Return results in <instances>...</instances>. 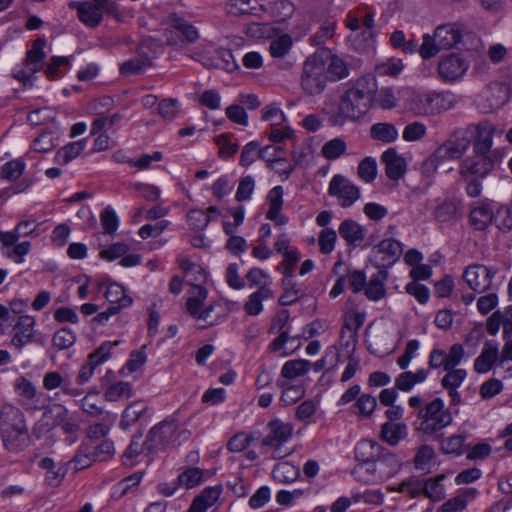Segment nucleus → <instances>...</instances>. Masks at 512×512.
I'll return each mask as SVG.
<instances>
[{"instance_id":"20","label":"nucleus","mask_w":512,"mask_h":512,"mask_svg":"<svg viewBox=\"0 0 512 512\" xmlns=\"http://www.w3.org/2000/svg\"><path fill=\"white\" fill-rule=\"evenodd\" d=\"M322 57L325 71L330 82H337L349 76V68L346 62L328 49L317 50Z\"/></svg>"},{"instance_id":"12","label":"nucleus","mask_w":512,"mask_h":512,"mask_svg":"<svg viewBox=\"0 0 512 512\" xmlns=\"http://www.w3.org/2000/svg\"><path fill=\"white\" fill-rule=\"evenodd\" d=\"M203 283L197 282L192 284L188 294L186 302V308L189 314L198 320H203L208 326L214 325L215 321L211 319V312L213 311V305L210 304L204 307V302L207 299V290L202 286Z\"/></svg>"},{"instance_id":"6","label":"nucleus","mask_w":512,"mask_h":512,"mask_svg":"<svg viewBox=\"0 0 512 512\" xmlns=\"http://www.w3.org/2000/svg\"><path fill=\"white\" fill-rule=\"evenodd\" d=\"M179 437L178 422L175 420H165L149 431L143 446L148 452H156L176 446Z\"/></svg>"},{"instance_id":"47","label":"nucleus","mask_w":512,"mask_h":512,"mask_svg":"<svg viewBox=\"0 0 512 512\" xmlns=\"http://www.w3.org/2000/svg\"><path fill=\"white\" fill-rule=\"evenodd\" d=\"M86 147V140H79L75 142H71L61 149H59L55 155V161L58 164L66 165L73 159H75L77 156L80 155V153L85 149Z\"/></svg>"},{"instance_id":"55","label":"nucleus","mask_w":512,"mask_h":512,"mask_svg":"<svg viewBox=\"0 0 512 512\" xmlns=\"http://www.w3.org/2000/svg\"><path fill=\"white\" fill-rule=\"evenodd\" d=\"M346 143L341 138L327 141L321 148L322 155L328 160H336L346 153Z\"/></svg>"},{"instance_id":"11","label":"nucleus","mask_w":512,"mask_h":512,"mask_svg":"<svg viewBox=\"0 0 512 512\" xmlns=\"http://www.w3.org/2000/svg\"><path fill=\"white\" fill-rule=\"evenodd\" d=\"M463 130H469V138H471L473 152L494 155L492 148L496 126L492 122L483 120L478 123L470 124L463 128Z\"/></svg>"},{"instance_id":"36","label":"nucleus","mask_w":512,"mask_h":512,"mask_svg":"<svg viewBox=\"0 0 512 512\" xmlns=\"http://www.w3.org/2000/svg\"><path fill=\"white\" fill-rule=\"evenodd\" d=\"M221 489L218 487H207L200 495L195 497L187 512H206L219 499Z\"/></svg>"},{"instance_id":"63","label":"nucleus","mask_w":512,"mask_h":512,"mask_svg":"<svg viewBox=\"0 0 512 512\" xmlns=\"http://www.w3.org/2000/svg\"><path fill=\"white\" fill-rule=\"evenodd\" d=\"M123 116L120 113H114L112 115H99L96 117L91 125V134L96 135L100 133L104 128H111L117 125Z\"/></svg>"},{"instance_id":"53","label":"nucleus","mask_w":512,"mask_h":512,"mask_svg":"<svg viewBox=\"0 0 512 512\" xmlns=\"http://www.w3.org/2000/svg\"><path fill=\"white\" fill-rule=\"evenodd\" d=\"M284 292L279 298V304L289 306L297 302L303 295V291L292 279L283 278Z\"/></svg>"},{"instance_id":"31","label":"nucleus","mask_w":512,"mask_h":512,"mask_svg":"<svg viewBox=\"0 0 512 512\" xmlns=\"http://www.w3.org/2000/svg\"><path fill=\"white\" fill-rule=\"evenodd\" d=\"M494 218L491 206L487 203H476L471 208L469 222L473 229L484 231L487 229Z\"/></svg>"},{"instance_id":"52","label":"nucleus","mask_w":512,"mask_h":512,"mask_svg":"<svg viewBox=\"0 0 512 512\" xmlns=\"http://www.w3.org/2000/svg\"><path fill=\"white\" fill-rule=\"evenodd\" d=\"M131 395V385L125 381H118L109 385L104 392V397L109 402H116L124 398H130Z\"/></svg>"},{"instance_id":"13","label":"nucleus","mask_w":512,"mask_h":512,"mask_svg":"<svg viewBox=\"0 0 512 512\" xmlns=\"http://www.w3.org/2000/svg\"><path fill=\"white\" fill-rule=\"evenodd\" d=\"M45 45L46 40L43 38H37L32 42L31 48L26 53L24 67L14 73L16 79L27 81L34 73L43 69L46 57L43 50Z\"/></svg>"},{"instance_id":"61","label":"nucleus","mask_w":512,"mask_h":512,"mask_svg":"<svg viewBox=\"0 0 512 512\" xmlns=\"http://www.w3.org/2000/svg\"><path fill=\"white\" fill-rule=\"evenodd\" d=\"M337 241V232L332 228L322 229L318 235V246L319 251L324 254H330Z\"/></svg>"},{"instance_id":"39","label":"nucleus","mask_w":512,"mask_h":512,"mask_svg":"<svg viewBox=\"0 0 512 512\" xmlns=\"http://www.w3.org/2000/svg\"><path fill=\"white\" fill-rule=\"evenodd\" d=\"M273 297L274 293L271 288H258L248 297L244 304V310L250 316H257L263 311L262 302Z\"/></svg>"},{"instance_id":"7","label":"nucleus","mask_w":512,"mask_h":512,"mask_svg":"<svg viewBox=\"0 0 512 512\" xmlns=\"http://www.w3.org/2000/svg\"><path fill=\"white\" fill-rule=\"evenodd\" d=\"M269 430L268 434L261 440V445L267 448H272V457L283 458L290 454L289 451H283V445L288 442L293 434V426L289 423H284L279 419H273L267 424Z\"/></svg>"},{"instance_id":"34","label":"nucleus","mask_w":512,"mask_h":512,"mask_svg":"<svg viewBox=\"0 0 512 512\" xmlns=\"http://www.w3.org/2000/svg\"><path fill=\"white\" fill-rule=\"evenodd\" d=\"M429 371L421 368L416 372L404 371L395 378V388L402 392H409L417 384H421L427 380Z\"/></svg>"},{"instance_id":"45","label":"nucleus","mask_w":512,"mask_h":512,"mask_svg":"<svg viewBox=\"0 0 512 512\" xmlns=\"http://www.w3.org/2000/svg\"><path fill=\"white\" fill-rule=\"evenodd\" d=\"M370 136L383 143H392L398 138V130L392 123L379 122L371 126Z\"/></svg>"},{"instance_id":"14","label":"nucleus","mask_w":512,"mask_h":512,"mask_svg":"<svg viewBox=\"0 0 512 512\" xmlns=\"http://www.w3.org/2000/svg\"><path fill=\"white\" fill-rule=\"evenodd\" d=\"M497 272V268L494 267L472 264L465 268L462 277L471 290L483 293L491 288L492 280Z\"/></svg>"},{"instance_id":"40","label":"nucleus","mask_w":512,"mask_h":512,"mask_svg":"<svg viewBox=\"0 0 512 512\" xmlns=\"http://www.w3.org/2000/svg\"><path fill=\"white\" fill-rule=\"evenodd\" d=\"M374 249L376 253L383 255L381 258L383 265L394 263L403 252L402 244L392 238L382 240Z\"/></svg>"},{"instance_id":"62","label":"nucleus","mask_w":512,"mask_h":512,"mask_svg":"<svg viewBox=\"0 0 512 512\" xmlns=\"http://www.w3.org/2000/svg\"><path fill=\"white\" fill-rule=\"evenodd\" d=\"M457 212L456 204L449 199L439 203L433 211L435 220L445 223L452 220Z\"/></svg>"},{"instance_id":"24","label":"nucleus","mask_w":512,"mask_h":512,"mask_svg":"<svg viewBox=\"0 0 512 512\" xmlns=\"http://www.w3.org/2000/svg\"><path fill=\"white\" fill-rule=\"evenodd\" d=\"M4 447L10 452H21L30 443V436L27 427L0 430Z\"/></svg>"},{"instance_id":"1","label":"nucleus","mask_w":512,"mask_h":512,"mask_svg":"<svg viewBox=\"0 0 512 512\" xmlns=\"http://www.w3.org/2000/svg\"><path fill=\"white\" fill-rule=\"evenodd\" d=\"M376 92V81L371 76L358 78L341 96L337 112L330 116L333 125L364 116L371 107Z\"/></svg>"},{"instance_id":"59","label":"nucleus","mask_w":512,"mask_h":512,"mask_svg":"<svg viewBox=\"0 0 512 512\" xmlns=\"http://www.w3.org/2000/svg\"><path fill=\"white\" fill-rule=\"evenodd\" d=\"M118 344L119 341H104L93 353L88 356L87 361L97 368L99 365L110 358L112 348Z\"/></svg>"},{"instance_id":"50","label":"nucleus","mask_w":512,"mask_h":512,"mask_svg":"<svg viewBox=\"0 0 512 512\" xmlns=\"http://www.w3.org/2000/svg\"><path fill=\"white\" fill-rule=\"evenodd\" d=\"M444 475H438L436 478L423 480V495L434 502L440 501L445 496V489L441 483Z\"/></svg>"},{"instance_id":"27","label":"nucleus","mask_w":512,"mask_h":512,"mask_svg":"<svg viewBox=\"0 0 512 512\" xmlns=\"http://www.w3.org/2000/svg\"><path fill=\"white\" fill-rule=\"evenodd\" d=\"M283 195L284 189L280 185L273 187L267 195L269 209L266 213V218L274 221L277 225H284L287 222V218L281 215L284 203Z\"/></svg>"},{"instance_id":"4","label":"nucleus","mask_w":512,"mask_h":512,"mask_svg":"<svg viewBox=\"0 0 512 512\" xmlns=\"http://www.w3.org/2000/svg\"><path fill=\"white\" fill-rule=\"evenodd\" d=\"M330 82L322 57L317 51L310 55L303 63L300 84L301 88L309 96L321 94Z\"/></svg>"},{"instance_id":"25","label":"nucleus","mask_w":512,"mask_h":512,"mask_svg":"<svg viewBox=\"0 0 512 512\" xmlns=\"http://www.w3.org/2000/svg\"><path fill=\"white\" fill-rule=\"evenodd\" d=\"M445 371L446 374L441 379V386L447 390L448 395L451 398V405H458L461 403L462 399L457 389L466 379L467 371L461 368H454Z\"/></svg>"},{"instance_id":"8","label":"nucleus","mask_w":512,"mask_h":512,"mask_svg":"<svg viewBox=\"0 0 512 512\" xmlns=\"http://www.w3.org/2000/svg\"><path fill=\"white\" fill-rule=\"evenodd\" d=\"M471 147V138H469V130L463 128L456 129L435 151L437 157L445 161H453L463 159L468 149Z\"/></svg>"},{"instance_id":"19","label":"nucleus","mask_w":512,"mask_h":512,"mask_svg":"<svg viewBox=\"0 0 512 512\" xmlns=\"http://www.w3.org/2000/svg\"><path fill=\"white\" fill-rule=\"evenodd\" d=\"M35 319L30 315H19L14 323L11 344L18 350L34 340Z\"/></svg>"},{"instance_id":"21","label":"nucleus","mask_w":512,"mask_h":512,"mask_svg":"<svg viewBox=\"0 0 512 512\" xmlns=\"http://www.w3.org/2000/svg\"><path fill=\"white\" fill-rule=\"evenodd\" d=\"M338 233L348 247L355 249L363 246L367 230L356 220L345 219L339 224Z\"/></svg>"},{"instance_id":"38","label":"nucleus","mask_w":512,"mask_h":512,"mask_svg":"<svg viewBox=\"0 0 512 512\" xmlns=\"http://www.w3.org/2000/svg\"><path fill=\"white\" fill-rule=\"evenodd\" d=\"M311 369V362L305 359H294L284 363L281 368V380L286 382L304 376Z\"/></svg>"},{"instance_id":"64","label":"nucleus","mask_w":512,"mask_h":512,"mask_svg":"<svg viewBox=\"0 0 512 512\" xmlns=\"http://www.w3.org/2000/svg\"><path fill=\"white\" fill-rule=\"evenodd\" d=\"M427 134V127L422 122H412L407 124L402 132V138L406 142H415L422 140Z\"/></svg>"},{"instance_id":"56","label":"nucleus","mask_w":512,"mask_h":512,"mask_svg":"<svg viewBox=\"0 0 512 512\" xmlns=\"http://www.w3.org/2000/svg\"><path fill=\"white\" fill-rule=\"evenodd\" d=\"M102 402L98 392H88L80 401L82 410L91 416H99L103 412Z\"/></svg>"},{"instance_id":"51","label":"nucleus","mask_w":512,"mask_h":512,"mask_svg":"<svg viewBox=\"0 0 512 512\" xmlns=\"http://www.w3.org/2000/svg\"><path fill=\"white\" fill-rule=\"evenodd\" d=\"M204 471L198 467H187L177 477L178 484L187 489L194 488L201 484Z\"/></svg>"},{"instance_id":"37","label":"nucleus","mask_w":512,"mask_h":512,"mask_svg":"<svg viewBox=\"0 0 512 512\" xmlns=\"http://www.w3.org/2000/svg\"><path fill=\"white\" fill-rule=\"evenodd\" d=\"M105 298L111 307H117L120 312L132 305V298L126 293L124 287L118 283L110 284L105 292Z\"/></svg>"},{"instance_id":"23","label":"nucleus","mask_w":512,"mask_h":512,"mask_svg":"<svg viewBox=\"0 0 512 512\" xmlns=\"http://www.w3.org/2000/svg\"><path fill=\"white\" fill-rule=\"evenodd\" d=\"M406 108L416 116H434L432 92H409Z\"/></svg>"},{"instance_id":"35","label":"nucleus","mask_w":512,"mask_h":512,"mask_svg":"<svg viewBox=\"0 0 512 512\" xmlns=\"http://www.w3.org/2000/svg\"><path fill=\"white\" fill-rule=\"evenodd\" d=\"M388 279V272L379 270L373 274L365 286L364 293L371 301H379L386 296L385 282Z\"/></svg>"},{"instance_id":"60","label":"nucleus","mask_w":512,"mask_h":512,"mask_svg":"<svg viewBox=\"0 0 512 512\" xmlns=\"http://www.w3.org/2000/svg\"><path fill=\"white\" fill-rule=\"evenodd\" d=\"M76 341L75 333L67 327L57 330L52 338L53 346L58 350H64L72 347Z\"/></svg>"},{"instance_id":"30","label":"nucleus","mask_w":512,"mask_h":512,"mask_svg":"<svg viewBox=\"0 0 512 512\" xmlns=\"http://www.w3.org/2000/svg\"><path fill=\"white\" fill-rule=\"evenodd\" d=\"M20 427H27L22 410L12 404H4L0 410V430Z\"/></svg>"},{"instance_id":"15","label":"nucleus","mask_w":512,"mask_h":512,"mask_svg":"<svg viewBox=\"0 0 512 512\" xmlns=\"http://www.w3.org/2000/svg\"><path fill=\"white\" fill-rule=\"evenodd\" d=\"M366 320L364 311L351 310L345 314L344 323L341 329V346L346 349L348 354L355 350L358 340V330L363 326Z\"/></svg>"},{"instance_id":"49","label":"nucleus","mask_w":512,"mask_h":512,"mask_svg":"<svg viewBox=\"0 0 512 512\" xmlns=\"http://www.w3.org/2000/svg\"><path fill=\"white\" fill-rule=\"evenodd\" d=\"M67 417L68 410L66 407L56 403L45 409L41 421H45L46 426L56 427L60 426Z\"/></svg>"},{"instance_id":"18","label":"nucleus","mask_w":512,"mask_h":512,"mask_svg":"<svg viewBox=\"0 0 512 512\" xmlns=\"http://www.w3.org/2000/svg\"><path fill=\"white\" fill-rule=\"evenodd\" d=\"M43 388L47 391H53L60 388V392L55 393V399H59L60 394L70 397H78L83 394L81 387L73 386L68 377H64L58 371L46 372L42 381Z\"/></svg>"},{"instance_id":"46","label":"nucleus","mask_w":512,"mask_h":512,"mask_svg":"<svg viewBox=\"0 0 512 512\" xmlns=\"http://www.w3.org/2000/svg\"><path fill=\"white\" fill-rule=\"evenodd\" d=\"M151 65L152 62L148 56L137 55L123 62L120 66V72L125 76L137 75L143 73Z\"/></svg>"},{"instance_id":"2","label":"nucleus","mask_w":512,"mask_h":512,"mask_svg":"<svg viewBox=\"0 0 512 512\" xmlns=\"http://www.w3.org/2000/svg\"><path fill=\"white\" fill-rule=\"evenodd\" d=\"M408 405L417 409L416 430L424 435H435L453 422L452 413L440 397L424 403L420 395H415L408 399Z\"/></svg>"},{"instance_id":"9","label":"nucleus","mask_w":512,"mask_h":512,"mask_svg":"<svg viewBox=\"0 0 512 512\" xmlns=\"http://www.w3.org/2000/svg\"><path fill=\"white\" fill-rule=\"evenodd\" d=\"M495 167L494 155L482 152H473L459 162L458 174L460 178H486Z\"/></svg>"},{"instance_id":"48","label":"nucleus","mask_w":512,"mask_h":512,"mask_svg":"<svg viewBox=\"0 0 512 512\" xmlns=\"http://www.w3.org/2000/svg\"><path fill=\"white\" fill-rule=\"evenodd\" d=\"M292 46V37L288 34H282L270 40L269 53L273 58L282 59L289 54Z\"/></svg>"},{"instance_id":"28","label":"nucleus","mask_w":512,"mask_h":512,"mask_svg":"<svg viewBox=\"0 0 512 512\" xmlns=\"http://www.w3.org/2000/svg\"><path fill=\"white\" fill-rule=\"evenodd\" d=\"M434 34L440 48L450 49L460 42L462 28L456 23L440 25L435 29Z\"/></svg>"},{"instance_id":"29","label":"nucleus","mask_w":512,"mask_h":512,"mask_svg":"<svg viewBox=\"0 0 512 512\" xmlns=\"http://www.w3.org/2000/svg\"><path fill=\"white\" fill-rule=\"evenodd\" d=\"M408 436V427L404 422H385L380 427V439L390 446H396Z\"/></svg>"},{"instance_id":"41","label":"nucleus","mask_w":512,"mask_h":512,"mask_svg":"<svg viewBox=\"0 0 512 512\" xmlns=\"http://www.w3.org/2000/svg\"><path fill=\"white\" fill-rule=\"evenodd\" d=\"M148 406L146 402L142 400L134 401L129 404L122 413V417L120 420V427L122 429H127L130 426L134 425L141 416L147 411Z\"/></svg>"},{"instance_id":"42","label":"nucleus","mask_w":512,"mask_h":512,"mask_svg":"<svg viewBox=\"0 0 512 512\" xmlns=\"http://www.w3.org/2000/svg\"><path fill=\"white\" fill-rule=\"evenodd\" d=\"M277 386L282 389L280 403L283 406H290L299 401L305 395L303 385H290L288 382L278 379Z\"/></svg>"},{"instance_id":"3","label":"nucleus","mask_w":512,"mask_h":512,"mask_svg":"<svg viewBox=\"0 0 512 512\" xmlns=\"http://www.w3.org/2000/svg\"><path fill=\"white\" fill-rule=\"evenodd\" d=\"M402 463L397 454L384 449V452L372 462L357 464L352 475L364 484H380L395 476L401 469Z\"/></svg>"},{"instance_id":"22","label":"nucleus","mask_w":512,"mask_h":512,"mask_svg":"<svg viewBox=\"0 0 512 512\" xmlns=\"http://www.w3.org/2000/svg\"><path fill=\"white\" fill-rule=\"evenodd\" d=\"M499 344L494 340L484 343L480 355L474 360V370L477 373L489 372L495 364L499 365Z\"/></svg>"},{"instance_id":"10","label":"nucleus","mask_w":512,"mask_h":512,"mask_svg":"<svg viewBox=\"0 0 512 512\" xmlns=\"http://www.w3.org/2000/svg\"><path fill=\"white\" fill-rule=\"evenodd\" d=\"M328 194L336 198L342 208H349L360 199L361 190L344 175L335 174L329 182Z\"/></svg>"},{"instance_id":"43","label":"nucleus","mask_w":512,"mask_h":512,"mask_svg":"<svg viewBox=\"0 0 512 512\" xmlns=\"http://www.w3.org/2000/svg\"><path fill=\"white\" fill-rule=\"evenodd\" d=\"M299 475V468L288 461L278 462L272 470L273 479L283 484L294 482Z\"/></svg>"},{"instance_id":"57","label":"nucleus","mask_w":512,"mask_h":512,"mask_svg":"<svg viewBox=\"0 0 512 512\" xmlns=\"http://www.w3.org/2000/svg\"><path fill=\"white\" fill-rule=\"evenodd\" d=\"M432 96L434 115L452 109L456 103L455 96L450 92L432 91Z\"/></svg>"},{"instance_id":"33","label":"nucleus","mask_w":512,"mask_h":512,"mask_svg":"<svg viewBox=\"0 0 512 512\" xmlns=\"http://www.w3.org/2000/svg\"><path fill=\"white\" fill-rule=\"evenodd\" d=\"M168 24L181 35V41L192 44L200 37L198 29L184 17L176 13L168 17Z\"/></svg>"},{"instance_id":"17","label":"nucleus","mask_w":512,"mask_h":512,"mask_svg":"<svg viewBox=\"0 0 512 512\" xmlns=\"http://www.w3.org/2000/svg\"><path fill=\"white\" fill-rule=\"evenodd\" d=\"M14 389L19 404L26 410H40L41 397L34 384L24 376L18 377L14 382Z\"/></svg>"},{"instance_id":"58","label":"nucleus","mask_w":512,"mask_h":512,"mask_svg":"<svg viewBox=\"0 0 512 512\" xmlns=\"http://www.w3.org/2000/svg\"><path fill=\"white\" fill-rule=\"evenodd\" d=\"M358 177L366 183H372L377 176V163L373 157H365L357 167Z\"/></svg>"},{"instance_id":"54","label":"nucleus","mask_w":512,"mask_h":512,"mask_svg":"<svg viewBox=\"0 0 512 512\" xmlns=\"http://www.w3.org/2000/svg\"><path fill=\"white\" fill-rule=\"evenodd\" d=\"M26 164L22 159H14L4 163L0 168V177L8 181L17 180L24 172Z\"/></svg>"},{"instance_id":"32","label":"nucleus","mask_w":512,"mask_h":512,"mask_svg":"<svg viewBox=\"0 0 512 512\" xmlns=\"http://www.w3.org/2000/svg\"><path fill=\"white\" fill-rule=\"evenodd\" d=\"M384 449L385 447L373 439H362L356 444L354 454L358 464H367L379 457Z\"/></svg>"},{"instance_id":"5","label":"nucleus","mask_w":512,"mask_h":512,"mask_svg":"<svg viewBox=\"0 0 512 512\" xmlns=\"http://www.w3.org/2000/svg\"><path fill=\"white\" fill-rule=\"evenodd\" d=\"M70 8L77 11L79 20L87 27H97L103 19V14H115L117 5L110 0L73 1Z\"/></svg>"},{"instance_id":"16","label":"nucleus","mask_w":512,"mask_h":512,"mask_svg":"<svg viewBox=\"0 0 512 512\" xmlns=\"http://www.w3.org/2000/svg\"><path fill=\"white\" fill-rule=\"evenodd\" d=\"M469 68L468 61L457 53H450L439 60L437 71L444 82H455L461 79Z\"/></svg>"},{"instance_id":"44","label":"nucleus","mask_w":512,"mask_h":512,"mask_svg":"<svg viewBox=\"0 0 512 512\" xmlns=\"http://www.w3.org/2000/svg\"><path fill=\"white\" fill-rule=\"evenodd\" d=\"M39 466L46 470L45 481L49 486L57 487L61 484L66 474L64 467L56 465L49 457L41 459Z\"/></svg>"},{"instance_id":"26","label":"nucleus","mask_w":512,"mask_h":512,"mask_svg":"<svg viewBox=\"0 0 512 512\" xmlns=\"http://www.w3.org/2000/svg\"><path fill=\"white\" fill-rule=\"evenodd\" d=\"M381 161L385 165V173L390 180L397 181L406 172V160L396 151L395 148H389L383 152Z\"/></svg>"}]
</instances>
